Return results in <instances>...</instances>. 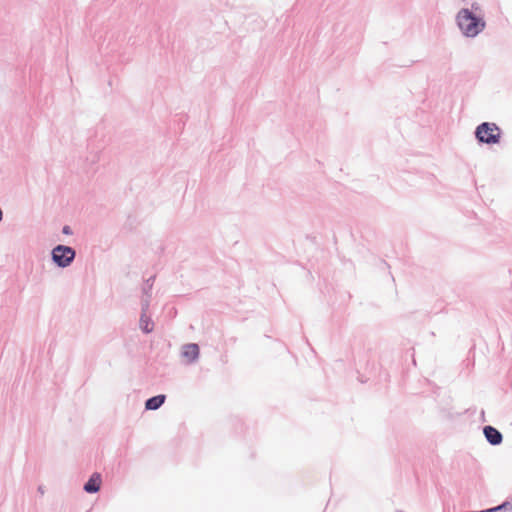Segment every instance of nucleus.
<instances>
[{"mask_svg":"<svg viewBox=\"0 0 512 512\" xmlns=\"http://www.w3.org/2000/svg\"><path fill=\"white\" fill-rule=\"evenodd\" d=\"M455 23L464 37H477L486 28L481 5L472 2L471 8H461L455 16Z\"/></svg>","mask_w":512,"mask_h":512,"instance_id":"nucleus-1","label":"nucleus"},{"mask_svg":"<svg viewBox=\"0 0 512 512\" xmlns=\"http://www.w3.org/2000/svg\"><path fill=\"white\" fill-rule=\"evenodd\" d=\"M501 134V129L493 122H482L474 131L478 143L487 145L498 144L501 140Z\"/></svg>","mask_w":512,"mask_h":512,"instance_id":"nucleus-2","label":"nucleus"},{"mask_svg":"<svg viewBox=\"0 0 512 512\" xmlns=\"http://www.w3.org/2000/svg\"><path fill=\"white\" fill-rule=\"evenodd\" d=\"M76 251L74 248L58 244L51 250V260L58 268H67L75 260Z\"/></svg>","mask_w":512,"mask_h":512,"instance_id":"nucleus-3","label":"nucleus"},{"mask_svg":"<svg viewBox=\"0 0 512 512\" xmlns=\"http://www.w3.org/2000/svg\"><path fill=\"white\" fill-rule=\"evenodd\" d=\"M483 434L487 442L492 446L500 445L503 441L502 433L493 426L487 425L483 428Z\"/></svg>","mask_w":512,"mask_h":512,"instance_id":"nucleus-4","label":"nucleus"},{"mask_svg":"<svg viewBox=\"0 0 512 512\" xmlns=\"http://www.w3.org/2000/svg\"><path fill=\"white\" fill-rule=\"evenodd\" d=\"M101 475L99 473H93L88 481L84 484L83 489L86 493L94 494L100 490L101 487Z\"/></svg>","mask_w":512,"mask_h":512,"instance_id":"nucleus-5","label":"nucleus"},{"mask_svg":"<svg viewBox=\"0 0 512 512\" xmlns=\"http://www.w3.org/2000/svg\"><path fill=\"white\" fill-rule=\"evenodd\" d=\"M165 400L166 395L164 394L152 396L145 401V409L152 411L157 410L165 403Z\"/></svg>","mask_w":512,"mask_h":512,"instance_id":"nucleus-6","label":"nucleus"},{"mask_svg":"<svg viewBox=\"0 0 512 512\" xmlns=\"http://www.w3.org/2000/svg\"><path fill=\"white\" fill-rule=\"evenodd\" d=\"M139 326L143 333L148 334L152 332L154 328V323L151 320L150 316H148L146 313H141Z\"/></svg>","mask_w":512,"mask_h":512,"instance_id":"nucleus-7","label":"nucleus"},{"mask_svg":"<svg viewBox=\"0 0 512 512\" xmlns=\"http://www.w3.org/2000/svg\"><path fill=\"white\" fill-rule=\"evenodd\" d=\"M200 354H180V364L184 366H189L195 364L199 360Z\"/></svg>","mask_w":512,"mask_h":512,"instance_id":"nucleus-8","label":"nucleus"},{"mask_svg":"<svg viewBox=\"0 0 512 512\" xmlns=\"http://www.w3.org/2000/svg\"><path fill=\"white\" fill-rule=\"evenodd\" d=\"M153 281H154V276L150 277L149 279H147L145 281L144 286L142 288L143 295L151 296L150 291H151L152 286H153Z\"/></svg>","mask_w":512,"mask_h":512,"instance_id":"nucleus-9","label":"nucleus"},{"mask_svg":"<svg viewBox=\"0 0 512 512\" xmlns=\"http://www.w3.org/2000/svg\"><path fill=\"white\" fill-rule=\"evenodd\" d=\"M150 299H151V296L143 295L142 300H141V313L147 314L149 306H150Z\"/></svg>","mask_w":512,"mask_h":512,"instance_id":"nucleus-10","label":"nucleus"},{"mask_svg":"<svg viewBox=\"0 0 512 512\" xmlns=\"http://www.w3.org/2000/svg\"><path fill=\"white\" fill-rule=\"evenodd\" d=\"M181 352H199V345L197 343L184 344Z\"/></svg>","mask_w":512,"mask_h":512,"instance_id":"nucleus-11","label":"nucleus"},{"mask_svg":"<svg viewBox=\"0 0 512 512\" xmlns=\"http://www.w3.org/2000/svg\"><path fill=\"white\" fill-rule=\"evenodd\" d=\"M62 233L65 234V235H72L73 231H72V228L69 225H65L62 228Z\"/></svg>","mask_w":512,"mask_h":512,"instance_id":"nucleus-12","label":"nucleus"},{"mask_svg":"<svg viewBox=\"0 0 512 512\" xmlns=\"http://www.w3.org/2000/svg\"><path fill=\"white\" fill-rule=\"evenodd\" d=\"M38 492H39L40 494H42V495L44 494V488H43V486H39V487H38Z\"/></svg>","mask_w":512,"mask_h":512,"instance_id":"nucleus-13","label":"nucleus"},{"mask_svg":"<svg viewBox=\"0 0 512 512\" xmlns=\"http://www.w3.org/2000/svg\"><path fill=\"white\" fill-rule=\"evenodd\" d=\"M412 356H414V354H412ZM412 361H413V364L416 365V360L414 357H412Z\"/></svg>","mask_w":512,"mask_h":512,"instance_id":"nucleus-14","label":"nucleus"}]
</instances>
